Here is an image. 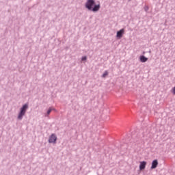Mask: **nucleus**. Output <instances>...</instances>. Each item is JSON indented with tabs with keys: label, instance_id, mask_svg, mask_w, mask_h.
I'll return each instance as SVG.
<instances>
[{
	"label": "nucleus",
	"instance_id": "f257e3e1",
	"mask_svg": "<svg viewBox=\"0 0 175 175\" xmlns=\"http://www.w3.org/2000/svg\"><path fill=\"white\" fill-rule=\"evenodd\" d=\"M85 8L92 12H99L100 4H95V0H88L85 3Z\"/></svg>",
	"mask_w": 175,
	"mask_h": 175
},
{
	"label": "nucleus",
	"instance_id": "f03ea898",
	"mask_svg": "<svg viewBox=\"0 0 175 175\" xmlns=\"http://www.w3.org/2000/svg\"><path fill=\"white\" fill-rule=\"evenodd\" d=\"M28 109V104H25L23 107L21 109V111L18 113V119L23 120V117L25 116V113H27V110Z\"/></svg>",
	"mask_w": 175,
	"mask_h": 175
},
{
	"label": "nucleus",
	"instance_id": "7ed1b4c3",
	"mask_svg": "<svg viewBox=\"0 0 175 175\" xmlns=\"http://www.w3.org/2000/svg\"><path fill=\"white\" fill-rule=\"evenodd\" d=\"M55 142H57V136L52 134L49 139V143H55Z\"/></svg>",
	"mask_w": 175,
	"mask_h": 175
},
{
	"label": "nucleus",
	"instance_id": "20e7f679",
	"mask_svg": "<svg viewBox=\"0 0 175 175\" xmlns=\"http://www.w3.org/2000/svg\"><path fill=\"white\" fill-rule=\"evenodd\" d=\"M125 32V30L124 29H120L117 32L116 38H118V39H121L122 38V35H124Z\"/></svg>",
	"mask_w": 175,
	"mask_h": 175
},
{
	"label": "nucleus",
	"instance_id": "39448f33",
	"mask_svg": "<svg viewBox=\"0 0 175 175\" xmlns=\"http://www.w3.org/2000/svg\"><path fill=\"white\" fill-rule=\"evenodd\" d=\"M146 165H147V162L141 161L139 163V170H144L146 169Z\"/></svg>",
	"mask_w": 175,
	"mask_h": 175
},
{
	"label": "nucleus",
	"instance_id": "423d86ee",
	"mask_svg": "<svg viewBox=\"0 0 175 175\" xmlns=\"http://www.w3.org/2000/svg\"><path fill=\"white\" fill-rule=\"evenodd\" d=\"M157 166H158V160H154L152 162L151 169H157Z\"/></svg>",
	"mask_w": 175,
	"mask_h": 175
},
{
	"label": "nucleus",
	"instance_id": "0eeeda50",
	"mask_svg": "<svg viewBox=\"0 0 175 175\" xmlns=\"http://www.w3.org/2000/svg\"><path fill=\"white\" fill-rule=\"evenodd\" d=\"M140 61H141V62H147V61H148V58L142 55V56L140 57Z\"/></svg>",
	"mask_w": 175,
	"mask_h": 175
},
{
	"label": "nucleus",
	"instance_id": "6e6552de",
	"mask_svg": "<svg viewBox=\"0 0 175 175\" xmlns=\"http://www.w3.org/2000/svg\"><path fill=\"white\" fill-rule=\"evenodd\" d=\"M109 75V72L105 71V72L103 75V77H106Z\"/></svg>",
	"mask_w": 175,
	"mask_h": 175
},
{
	"label": "nucleus",
	"instance_id": "1a4fd4ad",
	"mask_svg": "<svg viewBox=\"0 0 175 175\" xmlns=\"http://www.w3.org/2000/svg\"><path fill=\"white\" fill-rule=\"evenodd\" d=\"M51 111H53V109L52 108H49V109L47 111V114H50V113H51Z\"/></svg>",
	"mask_w": 175,
	"mask_h": 175
},
{
	"label": "nucleus",
	"instance_id": "9d476101",
	"mask_svg": "<svg viewBox=\"0 0 175 175\" xmlns=\"http://www.w3.org/2000/svg\"><path fill=\"white\" fill-rule=\"evenodd\" d=\"M172 92L174 95H175V86L172 88Z\"/></svg>",
	"mask_w": 175,
	"mask_h": 175
},
{
	"label": "nucleus",
	"instance_id": "9b49d317",
	"mask_svg": "<svg viewBox=\"0 0 175 175\" xmlns=\"http://www.w3.org/2000/svg\"><path fill=\"white\" fill-rule=\"evenodd\" d=\"M87 59V57L84 56L82 57L83 61H85Z\"/></svg>",
	"mask_w": 175,
	"mask_h": 175
},
{
	"label": "nucleus",
	"instance_id": "f8f14e48",
	"mask_svg": "<svg viewBox=\"0 0 175 175\" xmlns=\"http://www.w3.org/2000/svg\"><path fill=\"white\" fill-rule=\"evenodd\" d=\"M145 10H146V12H147V10H148V6L145 7Z\"/></svg>",
	"mask_w": 175,
	"mask_h": 175
}]
</instances>
